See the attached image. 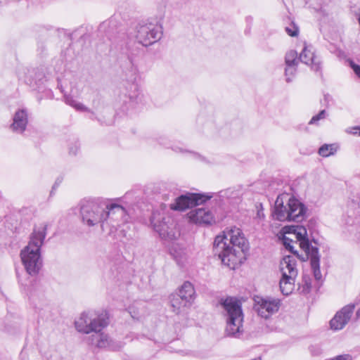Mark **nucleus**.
I'll list each match as a JSON object with an SVG mask.
<instances>
[{"label":"nucleus","mask_w":360,"mask_h":360,"mask_svg":"<svg viewBox=\"0 0 360 360\" xmlns=\"http://www.w3.org/2000/svg\"><path fill=\"white\" fill-rule=\"evenodd\" d=\"M249 243L239 228L232 227L224 235L215 237L213 252L223 264L236 269L246 260Z\"/></svg>","instance_id":"f257e3e1"},{"label":"nucleus","mask_w":360,"mask_h":360,"mask_svg":"<svg viewBox=\"0 0 360 360\" xmlns=\"http://www.w3.org/2000/svg\"><path fill=\"white\" fill-rule=\"evenodd\" d=\"M109 324V316L107 311L83 312L75 321V328L78 332L93 334L88 338L89 344L98 348H112L108 335L102 330Z\"/></svg>","instance_id":"f03ea898"},{"label":"nucleus","mask_w":360,"mask_h":360,"mask_svg":"<svg viewBox=\"0 0 360 360\" xmlns=\"http://www.w3.org/2000/svg\"><path fill=\"white\" fill-rule=\"evenodd\" d=\"M48 224L42 223L33 229L30 241L20 252V258L26 272L37 276L41 266V248L46 236Z\"/></svg>","instance_id":"7ed1b4c3"},{"label":"nucleus","mask_w":360,"mask_h":360,"mask_svg":"<svg viewBox=\"0 0 360 360\" xmlns=\"http://www.w3.org/2000/svg\"><path fill=\"white\" fill-rule=\"evenodd\" d=\"M307 207L300 200L288 195H279L273 210L274 217L280 221L301 222L305 217Z\"/></svg>","instance_id":"20e7f679"},{"label":"nucleus","mask_w":360,"mask_h":360,"mask_svg":"<svg viewBox=\"0 0 360 360\" xmlns=\"http://www.w3.org/2000/svg\"><path fill=\"white\" fill-rule=\"evenodd\" d=\"M82 222L89 226L101 224V229L105 231V210L107 202L99 198L83 200L79 203Z\"/></svg>","instance_id":"39448f33"},{"label":"nucleus","mask_w":360,"mask_h":360,"mask_svg":"<svg viewBox=\"0 0 360 360\" xmlns=\"http://www.w3.org/2000/svg\"><path fill=\"white\" fill-rule=\"evenodd\" d=\"M220 304L226 312L227 335L238 338L243 331V313L240 303L233 297H227L221 299Z\"/></svg>","instance_id":"423d86ee"},{"label":"nucleus","mask_w":360,"mask_h":360,"mask_svg":"<svg viewBox=\"0 0 360 360\" xmlns=\"http://www.w3.org/2000/svg\"><path fill=\"white\" fill-rule=\"evenodd\" d=\"M296 238L300 243V247L307 254V259H309L311 269L316 281L322 278L320 270V259L319 248L311 244L307 236V231L304 226H298L295 229Z\"/></svg>","instance_id":"0eeeda50"},{"label":"nucleus","mask_w":360,"mask_h":360,"mask_svg":"<svg viewBox=\"0 0 360 360\" xmlns=\"http://www.w3.org/2000/svg\"><path fill=\"white\" fill-rule=\"evenodd\" d=\"M150 221L154 231L162 240L172 241L179 236L174 219L163 211H154Z\"/></svg>","instance_id":"6e6552de"},{"label":"nucleus","mask_w":360,"mask_h":360,"mask_svg":"<svg viewBox=\"0 0 360 360\" xmlns=\"http://www.w3.org/2000/svg\"><path fill=\"white\" fill-rule=\"evenodd\" d=\"M281 277L279 282L280 289L284 295L292 293L295 288L297 277V261L294 256L286 255L280 262Z\"/></svg>","instance_id":"1a4fd4ad"},{"label":"nucleus","mask_w":360,"mask_h":360,"mask_svg":"<svg viewBox=\"0 0 360 360\" xmlns=\"http://www.w3.org/2000/svg\"><path fill=\"white\" fill-rule=\"evenodd\" d=\"M126 49L130 51V53H127L130 67L127 69L126 75L128 77V80L131 82V84L130 85L131 91L127 95L129 98L127 103L129 104L131 108H134L135 105L141 101L138 86L134 83L139 75V69L136 60L133 56L137 53L138 51L136 49L131 51V47L128 43L126 44ZM125 102L127 103V101Z\"/></svg>","instance_id":"9d476101"},{"label":"nucleus","mask_w":360,"mask_h":360,"mask_svg":"<svg viewBox=\"0 0 360 360\" xmlns=\"http://www.w3.org/2000/svg\"><path fill=\"white\" fill-rule=\"evenodd\" d=\"M135 32L137 42L143 46L154 44L160 40L162 35V27L150 22L139 23Z\"/></svg>","instance_id":"9b49d317"},{"label":"nucleus","mask_w":360,"mask_h":360,"mask_svg":"<svg viewBox=\"0 0 360 360\" xmlns=\"http://www.w3.org/2000/svg\"><path fill=\"white\" fill-rule=\"evenodd\" d=\"M105 229L107 226L116 229L122 224L127 223L129 219V214L126 209L117 204H108L105 210Z\"/></svg>","instance_id":"f8f14e48"},{"label":"nucleus","mask_w":360,"mask_h":360,"mask_svg":"<svg viewBox=\"0 0 360 360\" xmlns=\"http://www.w3.org/2000/svg\"><path fill=\"white\" fill-rule=\"evenodd\" d=\"M212 198V195L210 194L188 193L176 198L175 202L170 205V208L173 210L184 211L203 204Z\"/></svg>","instance_id":"ddd939ff"},{"label":"nucleus","mask_w":360,"mask_h":360,"mask_svg":"<svg viewBox=\"0 0 360 360\" xmlns=\"http://www.w3.org/2000/svg\"><path fill=\"white\" fill-rule=\"evenodd\" d=\"M195 289L191 283L186 281L179 290V293L170 297L173 311L179 314L181 307L190 306L194 300Z\"/></svg>","instance_id":"4468645a"},{"label":"nucleus","mask_w":360,"mask_h":360,"mask_svg":"<svg viewBox=\"0 0 360 360\" xmlns=\"http://www.w3.org/2000/svg\"><path fill=\"white\" fill-rule=\"evenodd\" d=\"M255 302L254 309L257 314L264 319L270 318L280 307V300L278 299L257 297Z\"/></svg>","instance_id":"2eb2a0df"},{"label":"nucleus","mask_w":360,"mask_h":360,"mask_svg":"<svg viewBox=\"0 0 360 360\" xmlns=\"http://www.w3.org/2000/svg\"><path fill=\"white\" fill-rule=\"evenodd\" d=\"M354 309V305L350 304L344 307L340 311H338L330 321L331 329L334 330L342 329L350 320Z\"/></svg>","instance_id":"dca6fc26"},{"label":"nucleus","mask_w":360,"mask_h":360,"mask_svg":"<svg viewBox=\"0 0 360 360\" xmlns=\"http://www.w3.org/2000/svg\"><path fill=\"white\" fill-rule=\"evenodd\" d=\"M28 124V112L27 109H18L13 116L11 129L15 133L22 134Z\"/></svg>","instance_id":"f3484780"},{"label":"nucleus","mask_w":360,"mask_h":360,"mask_svg":"<svg viewBox=\"0 0 360 360\" xmlns=\"http://www.w3.org/2000/svg\"><path fill=\"white\" fill-rule=\"evenodd\" d=\"M190 220L199 224H211L214 221L212 213L205 208H196L188 213Z\"/></svg>","instance_id":"a211bd4d"},{"label":"nucleus","mask_w":360,"mask_h":360,"mask_svg":"<svg viewBox=\"0 0 360 360\" xmlns=\"http://www.w3.org/2000/svg\"><path fill=\"white\" fill-rule=\"evenodd\" d=\"M300 62L311 67V70L319 72L321 68L320 60L307 46H304L299 56Z\"/></svg>","instance_id":"6ab92c4d"},{"label":"nucleus","mask_w":360,"mask_h":360,"mask_svg":"<svg viewBox=\"0 0 360 360\" xmlns=\"http://www.w3.org/2000/svg\"><path fill=\"white\" fill-rule=\"evenodd\" d=\"M117 22L115 19L110 18L102 22L98 28V32L101 35H105L110 41L112 39V34L115 30Z\"/></svg>","instance_id":"aec40b11"},{"label":"nucleus","mask_w":360,"mask_h":360,"mask_svg":"<svg viewBox=\"0 0 360 360\" xmlns=\"http://www.w3.org/2000/svg\"><path fill=\"white\" fill-rule=\"evenodd\" d=\"M338 146L335 143L323 144L319 149V154L324 158L334 155L338 150Z\"/></svg>","instance_id":"412c9836"},{"label":"nucleus","mask_w":360,"mask_h":360,"mask_svg":"<svg viewBox=\"0 0 360 360\" xmlns=\"http://www.w3.org/2000/svg\"><path fill=\"white\" fill-rule=\"evenodd\" d=\"M292 240L289 238L284 236L283 238V244L286 250L292 253L297 258L300 259L302 262L307 261V254L305 253L304 256L300 255L298 252L295 250L293 245H292Z\"/></svg>","instance_id":"4be33fe9"},{"label":"nucleus","mask_w":360,"mask_h":360,"mask_svg":"<svg viewBox=\"0 0 360 360\" xmlns=\"http://www.w3.org/2000/svg\"><path fill=\"white\" fill-rule=\"evenodd\" d=\"M285 62L286 65H297L300 60L297 58V53L295 50H290L286 53L285 57Z\"/></svg>","instance_id":"5701e85b"},{"label":"nucleus","mask_w":360,"mask_h":360,"mask_svg":"<svg viewBox=\"0 0 360 360\" xmlns=\"http://www.w3.org/2000/svg\"><path fill=\"white\" fill-rule=\"evenodd\" d=\"M65 103L75 108L77 110L80 111H89L88 108L85 107L82 103H80L75 101L72 97L71 96H65Z\"/></svg>","instance_id":"b1692460"},{"label":"nucleus","mask_w":360,"mask_h":360,"mask_svg":"<svg viewBox=\"0 0 360 360\" xmlns=\"http://www.w3.org/2000/svg\"><path fill=\"white\" fill-rule=\"evenodd\" d=\"M285 30L290 37H297L300 32L299 27L294 22H291L288 26L285 27Z\"/></svg>","instance_id":"393cba45"},{"label":"nucleus","mask_w":360,"mask_h":360,"mask_svg":"<svg viewBox=\"0 0 360 360\" xmlns=\"http://www.w3.org/2000/svg\"><path fill=\"white\" fill-rule=\"evenodd\" d=\"M297 65H286V68L285 70V75L286 77V82H290L292 81V78L296 73Z\"/></svg>","instance_id":"a878e982"},{"label":"nucleus","mask_w":360,"mask_h":360,"mask_svg":"<svg viewBox=\"0 0 360 360\" xmlns=\"http://www.w3.org/2000/svg\"><path fill=\"white\" fill-rule=\"evenodd\" d=\"M326 111L325 110H321L317 115L313 116L309 121V124H319V121L321 120H323L326 117Z\"/></svg>","instance_id":"bb28decb"},{"label":"nucleus","mask_w":360,"mask_h":360,"mask_svg":"<svg viewBox=\"0 0 360 360\" xmlns=\"http://www.w3.org/2000/svg\"><path fill=\"white\" fill-rule=\"evenodd\" d=\"M79 149V143L77 140H75L70 146H69V153L72 155H76Z\"/></svg>","instance_id":"cd10ccee"},{"label":"nucleus","mask_w":360,"mask_h":360,"mask_svg":"<svg viewBox=\"0 0 360 360\" xmlns=\"http://www.w3.org/2000/svg\"><path fill=\"white\" fill-rule=\"evenodd\" d=\"M349 64L354 73L360 78V65L353 61H350Z\"/></svg>","instance_id":"c85d7f7f"},{"label":"nucleus","mask_w":360,"mask_h":360,"mask_svg":"<svg viewBox=\"0 0 360 360\" xmlns=\"http://www.w3.org/2000/svg\"><path fill=\"white\" fill-rule=\"evenodd\" d=\"M346 131L349 134H352L354 135L359 134L360 136V126L349 128L346 130Z\"/></svg>","instance_id":"c756f323"},{"label":"nucleus","mask_w":360,"mask_h":360,"mask_svg":"<svg viewBox=\"0 0 360 360\" xmlns=\"http://www.w3.org/2000/svg\"><path fill=\"white\" fill-rule=\"evenodd\" d=\"M333 359V360H352V357L349 354L338 355Z\"/></svg>","instance_id":"7c9ffc66"},{"label":"nucleus","mask_w":360,"mask_h":360,"mask_svg":"<svg viewBox=\"0 0 360 360\" xmlns=\"http://www.w3.org/2000/svg\"><path fill=\"white\" fill-rule=\"evenodd\" d=\"M256 208L257 209V215L259 218L264 217V214L262 212L263 208L262 205L261 203H258L256 205Z\"/></svg>","instance_id":"2f4dec72"},{"label":"nucleus","mask_w":360,"mask_h":360,"mask_svg":"<svg viewBox=\"0 0 360 360\" xmlns=\"http://www.w3.org/2000/svg\"><path fill=\"white\" fill-rule=\"evenodd\" d=\"M303 281H304L305 287L307 290H309L311 288V281L310 278H306L305 277L303 278Z\"/></svg>","instance_id":"473e14b6"},{"label":"nucleus","mask_w":360,"mask_h":360,"mask_svg":"<svg viewBox=\"0 0 360 360\" xmlns=\"http://www.w3.org/2000/svg\"><path fill=\"white\" fill-rule=\"evenodd\" d=\"M61 181H62V179H57L53 186V190H56L57 188L58 187V186L60 185V184L61 183Z\"/></svg>","instance_id":"72a5a7b5"},{"label":"nucleus","mask_w":360,"mask_h":360,"mask_svg":"<svg viewBox=\"0 0 360 360\" xmlns=\"http://www.w3.org/2000/svg\"><path fill=\"white\" fill-rule=\"evenodd\" d=\"M311 242H313V243L316 245H315L316 247H317L316 245H319L317 240H316V239H314V238H313V239H311V240H310V243H311Z\"/></svg>","instance_id":"f704fd0d"},{"label":"nucleus","mask_w":360,"mask_h":360,"mask_svg":"<svg viewBox=\"0 0 360 360\" xmlns=\"http://www.w3.org/2000/svg\"><path fill=\"white\" fill-rule=\"evenodd\" d=\"M172 251H173V249H171V254L173 255V256L175 259H176L179 257V255L178 254L175 255V253L172 252Z\"/></svg>","instance_id":"c9c22d12"},{"label":"nucleus","mask_w":360,"mask_h":360,"mask_svg":"<svg viewBox=\"0 0 360 360\" xmlns=\"http://www.w3.org/2000/svg\"><path fill=\"white\" fill-rule=\"evenodd\" d=\"M174 150L175 151H179V152H183V150L180 148H173Z\"/></svg>","instance_id":"e433bc0d"},{"label":"nucleus","mask_w":360,"mask_h":360,"mask_svg":"<svg viewBox=\"0 0 360 360\" xmlns=\"http://www.w3.org/2000/svg\"><path fill=\"white\" fill-rule=\"evenodd\" d=\"M56 190H53V188L51 189V192H50V196H52L54 195V192H55Z\"/></svg>","instance_id":"4c0bfd02"},{"label":"nucleus","mask_w":360,"mask_h":360,"mask_svg":"<svg viewBox=\"0 0 360 360\" xmlns=\"http://www.w3.org/2000/svg\"><path fill=\"white\" fill-rule=\"evenodd\" d=\"M5 330L7 331L8 333H11V330L8 328H5Z\"/></svg>","instance_id":"58836bf2"}]
</instances>
